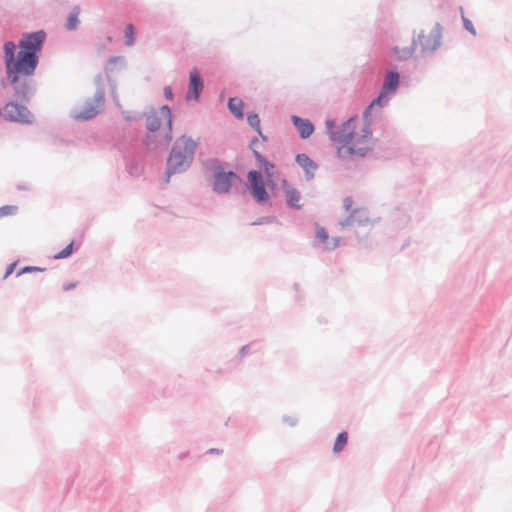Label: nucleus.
Instances as JSON below:
<instances>
[{"label":"nucleus","instance_id":"18","mask_svg":"<svg viewBox=\"0 0 512 512\" xmlns=\"http://www.w3.org/2000/svg\"><path fill=\"white\" fill-rule=\"evenodd\" d=\"M79 14H80L79 7H75L67 19V23H66L67 29L74 30L77 28L78 23H79V20H78Z\"/></svg>","mask_w":512,"mask_h":512},{"label":"nucleus","instance_id":"11","mask_svg":"<svg viewBox=\"0 0 512 512\" xmlns=\"http://www.w3.org/2000/svg\"><path fill=\"white\" fill-rule=\"evenodd\" d=\"M203 88L202 81L199 77V74L196 70H192L190 72V79H189V89L186 94V98L188 100H198L199 93Z\"/></svg>","mask_w":512,"mask_h":512},{"label":"nucleus","instance_id":"10","mask_svg":"<svg viewBox=\"0 0 512 512\" xmlns=\"http://www.w3.org/2000/svg\"><path fill=\"white\" fill-rule=\"evenodd\" d=\"M101 108V100H95L94 102L87 103L83 107L77 109L74 113V117L78 120H87L96 116Z\"/></svg>","mask_w":512,"mask_h":512},{"label":"nucleus","instance_id":"15","mask_svg":"<svg viewBox=\"0 0 512 512\" xmlns=\"http://www.w3.org/2000/svg\"><path fill=\"white\" fill-rule=\"evenodd\" d=\"M316 237L318 241L322 243L324 248L327 250H333L339 245V239L329 238L327 231L323 227L317 228Z\"/></svg>","mask_w":512,"mask_h":512},{"label":"nucleus","instance_id":"29","mask_svg":"<svg viewBox=\"0 0 512 512\" xmlns=\"http://www.w3.org/2000/svg\"><path fill=\"white\" fill-rule=\"evenodd\" d=\"M76 286H77V283H72V282H71V283H67V284H65V285L63 286V289H64L65 291H68V290H70V289L75 288Z\"/></svg>","mask_w":512,"mask_h":512},{"label":"nucleus","instance_id":"2","mask_svg":"<svg viewBox=\"0 0 512 512\" xmlns=\"http://www.w3.org/2000/svg\"><path fill=\"white\" fill-rule=\"evenodd\" d=\"M331 137L339 144V157L364 156L372 148V135L368 125L360 123L356 118H350Z\"/></svg>","mask_w":512,"mask_h":512},{"label":"nucleus","instance_id":"8","mask_svg":"<svg viewBox=\"0 0 512 512\" xmlns=\"http://www.w3.org/2000/svg\"><path fill=\"white\" fill-rule=\"evenodd\" d=\"M161 120L167 122L169 132L172 130V114L168 106H162L158 113L152 114L147 118V128L154 132L161 126Z\"/></svg>","mask_w":512,"mask_h":512},{"label":"nucleus","instance_id":"22","mask_svg":"<svg viewBox=\"0 0 512 512\" xmlns=\"http://www.w3.org/2000/svg\"><path fill=\"white\" fill-rule=\"evenodd\" d=\"M126 45L132 46L135 42V28L132 24H128L125 29Z\"/></svg>","mask_w":512,"mask_h":512},{"label":"nucleus","instance_id":"30","mask_svg":"<svg viewBox=\"0 0 512 512\" xmlns=\"http://www.w3.org/2000/svg\"><path fill=\"white\" fill-rule=\"evenodd\" d=\"M15 265H16L15 263H12V264L9 265V267H8V269L6 271L5 277H7L8 275H10L13 272V270L15 268Z\"/></svg>","mask_w":512,"mask_h":512},{"label":"nucleus","instance_id":"26","mask_svg":"<svg viewBox=\"0 0 512 512\" xmlns=\"http://www.w3.org/2000/svg\"><path fill=\"white\" fill-rule=\"evenodd\" d=\"M463 22H464V26H465V28H466L469 32H471L473 35H475V34H476V31H475V28H474V26H473L472 22H471L468 18H466V17H463Z\"/></svg>","mask_w":512,"mask_h":512},{"label":"nucleus","instance_id":"14","mask_svg":"<svg viewBox=\"0 0 512 512\" xmlns=\"http://www.w3.org/2000/svg\"><path fill=\"white\" fill-rule=\"evenodd\" d=\"M285 186V196L287 199V203L291 208L300 209L302 207L301 203V193L294 187L288 185L284 182Z\"/></svg>","mask_w":512,"mask_h":512},{"label":"nucleus","instance_id":"16","mask_svg":"<svg viewBox=\"0 0 512 512\" xmlns=\"http://www.w3.org/2000/svg\"><path fill=\"white\" fill-rule=\"evenodd\" d=\"M228 107H229L231 113H233L237 118L243 117L244 103L241 99L236 98V97L230 98L229 102H228Z\"/></svg>","mask_w":512,"mask_h":512},{"label":"nucleus","instance_id":"25","mask_svg":"<svg viewBox=\"0 0 512 512\" xmlns=\"http://www.w3.org/2000/svg\"><path fill=\"white\" fill-rule=\"evenodd\" d=\"M17 212V206L7 205L0 208V218L13 215Z\"/></svg>","mask_w":512,"mask_h":512},{"label":"nucleus","instance_id":"19","mask_svg":"<svg viewBox=\"0 0 512 512\" xmlns=\"http://www.w3.org/2000/svg\"><path fill=\"white\" fill-rule=\"evenodd\" d=\"M247 121H248L249 125L251 127H253L258 132V134L261 136V138L264 141H266L267 140L266 136H264L261 132L259 116L255 113H250L247 115Z\"/></svg>","mask_w":512,"mask_h":512},{"label":"nucleus","instance_id":"20","mask_svg":"<svg viewBox=\"0 0 512 512\" xmlns=\"http://www.w3.org/2000/svg\"><path fill=\"white\" fill-rule=\"evenodd\" d=\"M347 442H348L347 432H341L335 440V443L333 446V451L335 453L341 452L345 448Z\"/></svg>","mask_w":512,"mask_h":512},{"label":"nucleus","instance_id":"12","mask_svg":"<svg viewBox=\"0 0 512 512\" xmlns=\"http://www.w3.org/2000/svg\"><path fill=\"white\" fill-rule=\"evenodd\" d=\"M296 162L305 171L307 179H312L318 168V165L306 154H298Z\"/></svg>","mask_w":512,"mask_h":512},{"label":"nucleus","instance_id":"24","mask_svg":"<svg viewBox=\"0 0 512 512\" xmlns=\"http://www.w3.org/2000/svg\"><path fill=\"white\" fill-rule=\"evenodd\" d=\"M72 251H73V242L68 244L61 252H59L58 254L54 255V258L55 259L67 258V257H69L72 254Z\"/></svg>","mask_w":512,"mask_h":512},{"label":"nucleus","instance_id":"7","mask_svg":"<svg viewBox=\"0 0 512 512\" xmlns=\"http://www.w3.org/2000/svg\"><path fill=\"white\" fill-rule=\"evenodd\" d=\"M4 117L11 121L29 123L32 116L25 106L12 102L4 107Z\"/></svg>","mask_w":512,"mask_h":512},{"label":"nucleus","instance_id":"6","mask_svg":"<svg viewBox=\"0 0 512 512\" xmlns=\"http://www.w3.org/2000/svg\"><path fill=\"white\" fill-rule=\"evenodd\" d=\"M248 182L252 195L258 202H266L269 199V194L265 189L263 178L259 172L250 171L248 173Z\"/></svg>","mask_w":512,"mask_h":512},{"label":"nucleus","instance_id":"27","mask_svg":"<svg viewBox=\"0 0 512 512\" xmlns=\"http://www.w3.org/2000/svg\"><path fill=\"white\" fill-rule=\"evenodd\" d=\"M32 271H43V269L39 268V267H33V266H27V267H24L19 273L18 275L22 274V273H26V272H32Z\"/></svg>","mask_w":512,"mask_h":512},{"label":"nucleus","instance_id":"3","mask_svg":"<svg viewBox=\"0 0 512 512\" xmlns=\"http://www.w3.org/2000/svg\"><path fill=\"white\" fill-rule=\"evenodd\" d=\"M196 148V142L188 137L179 138L173 147L167 161V181L171 175L184 171L191 162Z\"/></svg>","mask_w":512,"mask_h":512},{"label":"nucleus","instance_id":"4","mask_svg":"<svg viewBox=\"0 0 512 512\" xmlns=\"http://www.w3.org/2000/svg\"><path fill=\"white\" fill-rule=\"evenodd\" d=\"M343 207L348 213V217L341 222V225L366 224L370 221L369 211L365 207L356 206L351 197H346L343 200Z\"/></svg>","mask_w":512,"mask_h":512},{"label":"nucleus","instance_id":"9","mask_svg":"<svg viewBox=\"0 0 512 512\" xmlns=\"http://www.w3.org/2000/svg\"><path fill=\"white\" fill-rule=\"evenodd\" d=\"M239 181L238 176L233 172H220L215 176L214 191L227 193L232 185Z\"/></svg>","mask_w":512,"mask_h":512},{"label":"nucleus","instance_id":"17","mask_svg":"<svg viewBox=\"0 0 512 512\" xmlns=\"http://www.w3.org/2000/svg\"><path fill=\"white\" fill-rule=\"evenodd\" d=\"M255 153V156H256V160H257V165L259 166L260 169H262L266 176L269 178L271 177V170H273L274 166L269 163L261 154H259L257 151H254Z\"/></svg>","mask_w":512,"mask_h":512},{"label":"nucleus","instance_id":"21","mask_svg":"<svg viewBox=\"0 0 512 512\" xmlns=\"http://www.w3.org/2000/svg\"><path fill=\"white\" fill-rule=\"evenodd\" d=\"M431 38H432V33H429V34L421 33L418 35L414 44H415V46H420L422 51L428 50L430 48L429 40Z\"/></svg>","mask_w":512,"mask_h":512},{"label":"nucleus","instance_id":"5","mask_svg":"<svg viewBox=\"0 0 512 512\" xmlns=\"http://www.w3.org/2000/svg\"><path fill=\"white\" fill-rule=\"evenodd\" d=\"M399 78L400 76L398 72L389 71L386 73L381 92L379 96L372 101L370 108L374 106L382 107L388 103L389 96L394 94L397 90Z\"/></svg>","mask_w":512,"mask_h":512},{"label":"nucleus","instance_id":"28","mask_svg":"<svg viewBox=\"0 0 512 512\" xmlns=\"http://www.w3.org/2000/svg\"><path fill=\"white\" fill-rule=\"evenodd\" d=\"M164 95L169 100H171L173 98L172 89L169 86L164 88Z\"/></svg>","mask_w":512,"mask_h":512},{"label":"nucleus","instance_id":"1","mask_svg":"<svg viewBox=\"0 0 512 512\" xmlns=\"http://www.w3.org/2000/svg\"><path fill=\"white\" fill-rule=\"evenodd\" d=\"M45 40V33L38 31L28 34L20 41V51L15 57L16 45L7 42L4 45L5 62L8 79L17 83L22 76L27 77L34 73L38 64L37 53L41 50Z\"/></svg>","mask_w":512,"mask_h":512},{"label":"nucleus","instance_id":"13","mask_svg":"<svg viewBox=\"0 0 512 512\" xmlns=\"http://www.w3.org/2000/svg\"><path fill=\"white\" fill-rule=\"evenodd\" d=\"M291 120L298 130L301 138L306 139L311 136L314 131V126L308 119L292 116Z\"/></svg>","mask_w":512,"mask_h":512},{"label":"nucleus","instance_id":"23","mask_svg":"<svg viewBox=\"0 0 512 512\" xmlns=\"http://www.w3.org/2000/svg\"><path fill=\"white\" fill-rule=\"evenodd\" d=\"M393 52H394L396 58L401 60V59H407V58L411 57L414 52V49L413 48H405L400 51L398 48H395L393 50Z\"/></svg>","mask_w":512,"mask_h":512},{"label":"nucleus","instance_id":"31","mask_svg":"<svg viewBox=\"0 0 512 512\" xmlns=\"http://www.w3.org/2000/svg\"><path fill=\"white\" fill-rule=\"evenodd\" d=\"M257 143V140L252 141V146H254Z\"/></svg>","mask_w":512,"mask_h":512}]
</instances>
